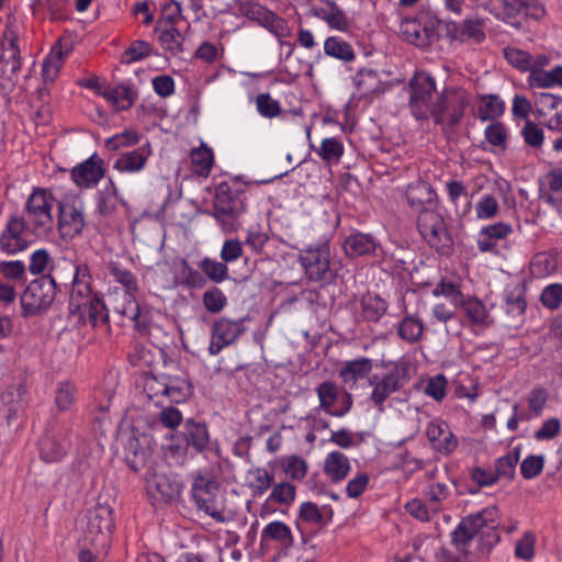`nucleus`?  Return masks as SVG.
<instances>
[{"label":"nucleus","mask_w":562,"mask_h":562,"mask_svg":"<svg viewBox=\"0 0 562 562\" xmlns=\"http://www.w3.org/2000/svg\"><path fill=\"white\" fill-rule=\"evenodd\" d=\"M408 106L418 121H428L435 110L437 95L435 79L427 72H416L409 81Z\"/></svg>","instance_id":"obj_6"},{"label":"nucleus","mask_w":562,"mask_h":562,"mask_svg":"<svg viewBox=\"0 0 562 562\" xmlns=\"http://www.w3.org/2000/svg\"><path fill=\"white\" fill-rule=\"evenodd\" d=\"M58 229L63 238H74L80 235L85 228L82 207L75 203H58Z\"/></svg>","instance_id":"obj_16"},{"label":"nucleus","mask_w":562,"mask_h":562,"mask_svg":"<svg viewBox=\"0 0 562 562\" xmlns=\"http://www.w3.org/2000/svg\"><path fill=\"white\" fill-rule=\"evenodd\" d=\"M63 66V52L60 48L53 47L45 58L42 68V76L45 81L53 82Z\"/></svg>","instance_id":"obj_53"},{"label":"nucleus","mask_w":562,"mask_h":562,"mask_svg":"<svg viewBox=\"0 0 562 562\" xmlns=\"http://www.w3.org/2000/svg\"><path fill=\"white\" fill-rule=\"evenodd\" d=\"M98 94L106 99L117 110H128L136 99V93L127 86L99 87Z\"/></svg>","instance_id":"obj_31"},{"label":"nucleus","mask_w":562,"mask_h":562,"mask_svg":"<svg viewBox=\"0 0 562 562\" xmlns=\"http://www.w3.org/2000/svg\"><path fill=\"white\" fill-rule=\"evenodd\" d=\"M471 102V94L459 87H447L437 95V103L431 119L443 132H449L460 124L465 108Z\"/></svg>","instance_id":"obj_3"},{"label":"nucleus","mask_w":562,"mask_h":562,"mask_svg":"<svg viewBox=\"0 0 562 562\" xmlns=\"http://www.w3.org/2000/svg\"><path fill=\"white\" fill-rule=\"evenodd\" d=\"M542 305L551 311H555L562 305V284L552 283L547 285L540 295Z\"/></svg>","instance_id":"obj_60"},{"label":"nucleus","mask_w":562,"mask_h":562,"mask_svg":"<svg viewBox=\"0 0 562 562\" xmlns=\"http://www.w3.org/2000/svg\"><path fill=\"white\" fill-rule=\"evenodd\" d=\"M498 509L495 506L486 507L481 512L470 514L461 519L451 532V543L458 550L452 553L441 548L436 553V562H467L471 543L477 539L479 554L487 555L491 549L499 541L497 532Z\"/></svg>","instance_id":"obj_1"},{"label":"nucleus","mask_w":562,"mask_h":562,"mask_svg":"<svg viewBox=\"0 0 562 562\" xmlns=\"http://www.w3.org/2000/svg\"><path fill=\"white\" fill-rule=\"evenodd\" d=\"M315 391L319 400V408L331 415V407L338 400L340 387L333 381H324Z\"/></svg>","instance_id":"obj_48"},{"label":"nucleus","mask_w":562,"mask_h":562,"mask_svg":"<svg viewBox=\"0 0 562 562\" xmlns=\"http://www.w3.org/2000/svg\"><path fill=\"white\" fill-rule=\"evenodd\" d=\"M103 176V160L95 155L74 167L71 170V178L75 183L85 188L97 184Z\"/></svg>","instance_id":"obj_23"},{"label":"nucleus","mask_w":562,"mask_h":562,"mask_svg":"<svg viewBox=\"0 0 562 562\" xmlns=\"http://www.w3.org/2000/svg\"><path fill=\"white\" fill-rule=\"evenodd\" d=\"M191 164L193 171L199 176H207L213 165V151L205 144L191 151Z\"/></svg>","instance_id":"obj_46"},{"label":"nucleus","mask_w":562,"mask_h":562,"mask_svg":"<svg viewBox=\"0 0 562 562\" xmlns=\"http://www.w3.org/2000/svg\"><path fill=\"white\" fill-rule=\"evenodd\" d=\"M244 331L243 321L218 319L212 328L210 352L212 355L218 353L225 346L233 344Z\"/></svg>","instance_id":"obj_17"},{"label":"nucleus","mask_w":562,"mask_h":562,"mask_svg":"<svg viewBox=\"0 0 562 562\" xmlns=\"http://www.w3.org/2000/svg\"><path fill=\"white\" fill-rule=\"evenodd\" d=\"M299 517L305 522L322 527L331 520L333 510L327 506L319 508L313 502H305L300 507Z\"/></svg>","instance_id":"obj_36"},{"label":"nucleus","mask_w":562,"mask_h":562,"mask_svg":"<svg viewBox=\"0 0 562 562\" xmlns=\"http://www.w3.org/2000/svg\"><path fill=\"white\" fill-rule=\"evenodd\" d=\"M109 270L114 280L125 288L124 293H134L138 290L136 278L130 270L113 263Z\"/></svg>","instance_id":"obj_63"},{"label":"nucleus","mask_w":562,"mask_h":562,"mask_svg":"<svg viewBox=\"0 0 562 562\" xmlns=\"http://www.w3.org/2000/svg\"><path fill=\"white\" fill-rule=\"evenodd\" d=\"M417 227L428 245L438 251L446 252L452 244V238L447 229L441 214L437 210L422 212L417 216Z\"/></svg>","instance_id":"obj_11"},{"label":"nucleus","mask_w":562,"mask_h":562,"mask_svg":"<svg viewBox=\"0 0 562 562\" xmlns=\"http://www.w3.org/2000/svg\"><path fill=\"white\" fill-rule=\"evenodd\" d=\"M448 36L452 41L473 44H481L486 37L483 21L480 19H465L461 23H450L448 25Z\"/></svg>","instance_id":"obj_21"},{"label":"nucleus","mask_w":562,"mask_h":562,"mask_svg":"<svg viewBox=\"0 0 562 562\" xmlns=\"http://www.w3.org/2000/svg\"><path fill=\"white\" fill-rule=\"evenodd\" d=\"M502 3L504 14L510 18L524 11L531 15H539L544 11L538 0H502Z\"/></svg>","instance_id":"obj_40"},{"label":"nucleus","mask_w":562,"mask_h":562,"mask_svg":"<svg viewBox=\"0 0 562 562\" xmlns=\"http://www.w3.org/2000/svg\"><path fill=\"white\" fill-rule=\"evenodd\" d=\"M261 540H273L280 546L288 548L292 546L293 537L292 531L288 525L282 521L276 520L268 524L261 531Z\"/></svg>","instance_id":"obj_38"},{"label":"nucleus","mask_w":562,"mask_h":562,"mask_svg":"<svg viewBox=\"0 0 562 562\" xmlns=\"http://www.w3.org/2000/svg\"><path fill=\"white\" fill-rule=\"evenodd\" d=\"M376 243L369 234L357 233L350 235L344 243V249L349 257H359L374 252Z\"/></svg>","instance_id":"obj_34"},{"label":"nucleus","mask_w":562,"mask_h":562,"mask_svg":"<svg viewBox=\"0 0 562 562\" xmlns=\"http://www.w3.org/2000/svg\"><path fill=\"white\" fill-rule=\"evenodd\" d=\"M151 55V47L149 43L144 41H135L122 54L121 63L130 65Z\"/></svg>","instance_id":"obj_59"},{"label":"nucleus","mask_w":562,"mask_h":562,"mask_svg":"<svg viewBox=\"0 0 562 562\" xmlns=\"http://www.w3.org/2000/svg\"><path fill=\"white\" fill-rule=\"evenodd\" d=\"M353 83L361 97H368L380 89V78L373 69H360L353 77Z\"/></svg>","instance_id":"obj_41"},{"label":"nucleus","mask_w":562,"mask_h":562,"mask_svg":"<svg viewBox=\"0 0 562 562\" xmlns=\"http://www.w3.org/2000/svg\"><path fill=\"white\" fill-rule=\"evenodd\" d=\"M372 371V360L361 357L356 360L345 361L338 371V376L345 385L353 387L359 380L366 379Z\"/></svg>","instance_id":"obj_28"},{"label":"nucleus","mask_w":562,"mask_h":562,"mask_svg":"<svg viewBox=\"0 0 562 562\" xmlns=\"http://www.w3.org/2000/svg\"><path fill=\"white\" fill-rule=\"evenodd\" d=\"M558 268L557 257L549 252H538L530 261L531 273L537 278L547 277Z\"/></svg>","instance_id":"obj_49"},{"label":"nucleus","mask_w":562,"mask_h":562,"mask_svg":"<svg viewBox=\"0 0 562 562\" xmlns=\"http://www.w3.org/2000/svg\"><path fill=\"white\" fill-rule=\"evenodd\" d=\"M88 279L87 266L77 267L69 297V312L71 315L78 316V323H86L85 317L88 304L99 297L92 294Z\"/></svg>","instance_id":"obj_13"},{"label":"nucleus","mask_w":562,"mask_h":562,"mask_svg":"<svg viewBox=\"0 0 562 562\" xmlns=\"http://www.w3.org/2000/svg\"><path fill=\"white\" fill-rule=\"evenodd\" d=\"M324 7L314 8V16L325 21L327 25L339 32H348L351 21L347 13L334 0H321Z\"/></svg>","instance_id":"obj_24"},{"label":"nucleus","mask_w":562,"mask_h":562,"mask_svg":"<svg viewBox=\"0 0 562 562\" xmlns=\"http://www.w3.org/2000/svg\"><path fill=\"white\" fill-rule=\"evenodd\" d=\"M67 0H34L32 8L35 14L47 13L52 20H59L64 16Z\"/></svg>","instance_id":"obj_52"},{"label":"nucleus","mask_w":562,"mask_h":562,"mask_svg":"<svg viewBox=\"0 0 562 562\" xmlns=\"http://www.w3.org/2000/svg\"><path fill=\"white\" fill-rule=\"evenodd\" d=\"M350 468L348 457L340 451L329 452L324 461V472L333 482L342 481Z\"/></svg>","instance_id":"obj_33"},{"label":"nucleus","mask_w":562,"mask_h":562,"mask_svg":"<svg viewBox=\"0 0 562 562\" xmlns=\"http://www.w3.org/2000/svg\"><path fill=\"white\" fill-rule=\"evenodd\" d=\"M540 198L562 212V170H552L546 175Z\"/></svg>","instance_id":"obj_30"},{"label":"nucleus","mask_w":562,"mask_h":562,"mask_svg":"<svg viewBox=\"0 0 562 562\" xmlns=\"http://www.w3.org/2000/svg\"><path fill=\"white\" fill-rule=\"evenodd\" d=\"M165 397L172 403H182L191 395V384L183 376L168 375Z\"/></svg>","instance_id":"obj_39"},{"label":"nucleus","mask_w":562,"mask_h":562,"mask_svg":"<svg viewBox=\"0 0 562 562\" xmlns=\"http://www.w3.org/2000/svg\"><path fill=\"white\" fill-rule=\"evenodd\" d=\"M548 400L549 391L546 387L536 386L528 393L527 402L533 416L538 417L542 414Z\"/></svg>","instance_id":"obj_62"},{"label":"nucleus","mask_w":562,"mask_h":562,"mask_svg":"<svg viewBox=\"0 0 562 562\" xmlns=\"http://www.w3.org/2000/svg\"><path fill=\"white\" fill-rule=\"evenodd\" d=\"M282 469L290 479L301 481L307 473V463L302 457L292 454L283 459Z\"/></svg>","instance_id":"obj_55"},{"label":"nucleus","mask_w":562,"mask_h":562,"mask_svg":"<svg viewBox=\"0 0 562 562\" xmlns=\"http://www.w3.org/2000/svg\"><path fill=\"white\" fill-rule=\"evenodd\" d=\"M426 435L432 448L440 453L450 454L458 447V439L445 423H429Z\"/></svg>","instance_id":"obj_25"},{"label":"nucleus","mask_w":562,"mask_h":562,"mask_svg":"<svg viewBox=\"0 0 562 562\" xmlns=\"http://www.w3.org/2000/svg\"><path fill=\"white\" fill-rule=\"evenodd\" d=\"M248 476L251 479L249 482V488L256 496H262L270 487L273 482V474L262 468H255L248 472Z\"/></svg>","instance_id":"obj_50"},{"label":"nucleus","mask_w":562,"mask_h":562,"mask_svg":"<svg viewBox=\"0 0 562 562\" xmlns=\"http://www.w3.org/2000/svg\"><path fill=\"white\" fill-rule=\"evenodd\" d=\"M182 485L166 474H154L147 482V490L156 502L169 503L178 498Z\"/></svg>","instance_id":"obj_20"},{"label":"nucleus","mask_w":562,"mask_h":562,"mask_svg":"<svg viewBox=\"0 0 562 562\" xmlns=\"http://www.w3.org/2000/svg\"><path fill=\"white\" fill-rule=\"evenodd\" d=\"M121 202H123V200L119 195V190L111 180L110 183L98 193L97 212L104 217H112L116 213L117 205Z\"/></svg>","instance_id":"obj_35"},{"label":"nucleus","mask_w":562,"mask_h":562,"mask_svg":"<svg viewBox=\"0 0 562 562\" xmlns=\"http://www.w3.org/2000/svg\"><path fill=\"white\" fill-rule=\"evenodd\" d=\"M504 55L509 64L522 71L531 70L533 67L532 56L525 50L507 47L504 49Z\"/></svg>","instance_id":"obj_64"},{"label":"nucleus","mask_w":562,"mask_h":562,"mask_svg":"<svg viewBox=\"0 0 562 562\" xmlns=\"http://www.w3.org/2000/svg\"><path fill=\"white\" fill-rule=\"evenodd\" d=\"M513 233L510 224L498 222L481 228L477 238V247L482 252L498 255V244Z\"/></svg>","instance_id":"obj_22"},{"label":"nucleus","mask_w":562,"mask_h":562,"mask_svg":"<svg viewBox=\"0 0 562 562\" xmlns=\"http://www.w3.org/2000/svg\"><path fill=\"white\" fill-rule=\"evenodd\" d=\"M200 268L210 280L215 283L223 282L228 279V268L225 262L205 258L201 261Z\"/></svg>","instance_id":"obj_56"},{"label":"nucleus","mask_w":562,"mask_h":562,"mask_svg":"<svg viewBox=\"0 0 562 562\" xmlns=\"http://www.w3.org/2000/svg\"><path fill=\"white\" fill-rule=\"evenodd\" d=\"M300 262L311 282L329 283L334 279V272L330 269V250L327 243L301 250Z\"/></svg>","instance_id":"obj_10"},{"label":"nucleus","mask_w":562,"mask_h":562,"mask_svg":"<svg viewBox=\"0 0 562 562\" xmlns=\"http://www.w3.org/2000/svg\"><path fill=\"white\" fill-rule=\"evenodd\" d=\"M70 432L66 426L46 431L40 441L41 458L46 462L60 461L70 447Z\"/></svg>","instance_id":"obj_14"},{"label":"nucleus","mask_w":562,"mask_h":562,"mask_svg":"<svg viewBox=\"0 0 562 562\" xmlns=\"http://www.w3.org/2000/svg\"><path fill=\"white\" fill-rule=\"evenodd\" d=\"M295 496L296 487L293 484L283 481L273 485L268 501L289 506L294 502Z\"/></svg>","instance_id":"obj_54"},{"label":"nucleus","mask_w":562,"mask_h":562,"mask_svg":"<svg viewBox=\"0 0 562 562\" xmlns=\"http://www.w3.org/2000/svg\"><path fill=\"white\" fill-rule=\"evenodd\" d=\"M246 211V190L237 178L218 184L213 201V216L223 232L238 231Z\"/></svg>","instance_id":"obj_2"},{"label":"nucleus","mask_w":562,"mask_h":562,"mask_svg":"<svg viewBox=\"0 0 562 562\" xmlns=\"http://www.w3.org/2000/svg\"><path fill=\"white\" fill-rule=\"evenodd\" d=\"M401 31L407 42L420 47L431 44L436 37V31L432 25L428 26L416 19L403 21Z\"/></svg>","instance_id":"obj_27"},{"label":"nucleus","mask_w":562,"mask_h":562,"mask_svg":"<svg viewBox=\"0 0 562 562\" xmlns=\"http://www.w3.org/2000/svg\"><path fill=\"white\" fill-rule=\"evenodd\" d=\"M83 543L94 549L108 547L114 529L113 509L108 504H97L86 515Z\"/></svg>","instance_id":"obj_7"},{"label":"nucleus","mask_w":562,"mask_h":562,"mask_svg":"<svg viewBox=\"0 0 562 562\" xmlns=\"http://www.w3.org/2000/svg\"><path fill=\"white\" fill-rule=\"evenodd\" d=\"M192 497L199 509L218 522L227 520L220 484L210 471H199L193 476Z\"/></svg>","instance_id":"obj_4"},{"label":"nucleus","mask_w":562,"mask_h":562,"mask_svg":"<svg viewBox=\"0 0 562 562\" xmlns=\"http://www.w3.org/2000/svg\"><path fill=\"white\" fill-rule=\"evenodd\" d=\"M244 16L257 22L277 37H286L290 34L288 22L260 3L246 1L239 7Z\"/></svg>","instance_id":"obj_12"},{"label":"nucleus","mask_w":562,"mask_h":562,"mask_svg":"<svg viewBox=\"0 0 562 562\" xmlns=\"http://www.w3.org/2000/svg\"><path fill=\"white\" fill-rule=\"evenodd\" d=\"M139 143V135L134 130H126L115 134L105 140V148L116 151L123 147L134 146Z\"/></svg>","instance_id":"obj_57"},{"label":"nucleus","mask_w":562,"mask_h":562,"mask_svg":"<svg viewBox=\"0 0 562 562\" xmlns=\"http://www.w3.org/2000/svg\"><path fill=\"white\" fill-rule=\"evenodd\" d=\"M77 389L69 382L59 383L55 395V404L61 412L68 411L75 403Z\"/></svg>","instance_id":"obj_58"},{"label":"nucleus","mask_w":562,"mask_h":562,"mask_svg":"<svg viewBox=\"0 0 562 562\" xmlns=\"http://www.w3.org/2000/svg\"><path fill=\"white\" fill-rule=\"evenodd\" d=\"M161 46L173 56L183 50V36L175 25L166 26L159 35Z\"/></svg>","instance_id":"obj_51"},{"label":"nucleus","mask_w":562,"mask_h":562,"mask_svg":"<svg viewBox=\"0 0 562 562\" xmlns=\"http://www.w3.org/2000/svg\"><path fill=\"white\" fill-rule=\"evenodd\" d=\"M405 373L406 369L404 367L396 366L381 379L378 380L374 376V381L370 380L373 386L371 400L379 411H383V404L386 398L404 385Z\"/></svg>","instance_id":"obj_15"},{"label":"nucleus","mask_w":562,"mask_h":562,"mask_svg":"<svg viewBox=\"0 0 562 562\" xmlns=\"http://www.w3.org/2000/svg\"><path fill=\"white\" fill-rule=\"evenodd\" d=\"M183 435L187 446L193 448L196 452L204 451L210 443L207 427L204 423L188 419L184 424Z\"/></svg>","instance_id":"obj_32"},{"label":"nucleus","mask_w":562,"mask_h":562,"mask_svg":"<svg viewBox=\"0 0 562 562\" xmlns=\"http://www.w3.org/2000/svg\"><path fill=\"white\" fill-rule=\"evenodd\" d=\"M465 317L472 325H483L486 322L488 312L484 304L476 297L461 299L459 302Z\"/></svg>","instance_id":"obj_42"},{"label":"nucleus","mask_w":562,"mask_h":562,"mask_svg":"<svg viewBox=\"0 0 562 562\" xmlns=\"http://www.w3.org/2000/svg\"><path fill=\"white\" fill-rule=\"evenodd\" d=\"M56 296V282L49 276L33 280L21 295L22 317L46 312Z\"/></svg>","instance_id":"obj_8"},{"label":"nucleus","mask_w":562,"mask_h":562,"mask_svg":"<svg viewBox=\"0 0 562 562\" xmlns=\"http://www.w3.org/2000/svg\"><path fill=\"white\" fill-rule=\"evenodd\" d=\"M362 316L369 322H378L386 312V302L378 295L368 293L361 300Z\"/></svg>","instance_id":"obj_44"},{"label":"nucleus","mask_w":562,"mask_h":562,"mask_svg":"<svg viewBox=\"0 0 562 562\" xmlns=\"http://www.w3.org/2000/svg\"><path fill=\"white\" fill-rule=\"evenodd\" d=\"M151 155L149 145L122 153L113 164V168L120 172L135 173L142 171Z\"/></svg>","instance_id":"obj_26"},{"label":"nucleus","mask_w":562,"mask_h":562,"mask_svg":"<svg viewBox=\"0 0 562 562\" xmlns=\"http://www.w3.org/2000/svg\"><path fill=\"white\" fill-rule=\"evenodd\" d=\"M520 458V448L516 447L505 456L498 458L495 464V474H497V480L501 477H505L507 480H513L516 472L517 463Z\"/></svg>","instance_id":"obj_47"},{"label":"nucleus","mask_w":562,"mask_h":562,"mask_svg":"<svg viewBox=\"0 0 562 562\" xmlns=\"http://www.w3.org/2000/svg\"><path fill=\"white\" fill-rule=\"evenodd\" d=\"M56 199L50 191L36 188L26 200L22 218L29 225V229L35 235L47 234L54 225L52 210Z\"/></svg>","instance_id":"obj_5"},{"label":"nucleus","mask_w":562,"mask_h":562,"mask_svg":"<svg viewBox=\"0 0 562 562\" xmlns=\"http://www.w3.org/2000/svg\"><path fill=\"white\" fill-rule=\"evenodd\" d=\"M499 212L497 199L492 194H485L475 205L476 217L480 220H492Z\"/></svg>","instance_id":"obj_61"},{"label":"nucleus","mask_w":562,"mask_h":562,"mask_svg":"<svg viewBox=\"0 0 562 562\" xmlns=\"http://www.w3.org/2000/svg\"><path fill=\"white\" fill-rule=\"evenodd\" d=\"M527 308L526 293L521 288L506 293L504 310L510 326L519 327L525 321Z\"/></svg>","instance_id":"obj_29"},{"label":"nucleus","mask_w":562,"mask_h":562,"mask_svg":"<svg viewBox=\"0 0 562 562\" xmlns=\"http://www.w3.org/2000/svg\"><path fill=\"white\" fill-rule=\"evenodd\" d=\"M424 325L418 317L407 315L398 324L397 334L406 342H417L423 335Z\"/></svg>","instance_id":"obj_45"},{"label":"nucleus","mask_w":562,"mask_h":562,"mask_svg":"<svg viewBox=\"0 0 562 562\" xmlns=\"http://www.w3.org/2000/svg\"><path fill=\"white\" fill-rule=\"evenodd\" d=\"M25 229H29L26 222L19 216H12L5 229L0 236V248L3 252L12 255L27 248L29 243L23 237Z\"/></svg>","instance_id":"obj_18"},{"label":"nucleus","mask_w":562,"mask_h":562,"mask_svg":"<svg viewBox=\"0 0 562 562\" xmlns=\"http://www.w3.org/2000/svg\"><path fill=\"white\" fill-rule=\"evenodd\" d=\"M324 52L326 55L342 61H351L356 58V54L351 45L337 36H329L326 38L324 43Z\"/></svg>","instance_id":"obj_43"},{"label":"nucleus","mask_w":562,"mask_h":562,"mask_svg":"<svg viewBox=\"0 0 562 562\" xmlns=\"http://www.w3.org/2000/svg\"><path fill=\"white\" fill-rule=\"evenodd\" d=\"M86 315H88L89 323L92 327L101 329L105 334H110L109 312L100 297L92 300V302L88 304Z\"/></svg>","instance_id":"obj_37"},{"label":"nucleus","mask_w":562,"mask_h":562,"mask_svg":"<svg viewBox=\"0 0 562 562\" xmlns=\"http://www.w3.org/2000/svg\"><path fill=\"white\" fill-rule=\"evenodd\" d=\"M406 200L418 214L437 210V194L431 186L425 181L411 183L406 189Z\"/></svg>","instance_id":"obj_19"},{"label":"nucleus","mask_w":562,"mask_h":562,"mask_svg":"<svg viewBox=\"0 0 562 562\" xmlns=\"http://www.w3.org/2000/svg\"><path fill=\"white\" fill-rule=\"evenodd\" d=\"M18 38L19 25L14 19H8L0 42V76L10 81L12 86L16 85L22 66Z\"/></svg>","instance_id":"obj_9"}]
</instances>
